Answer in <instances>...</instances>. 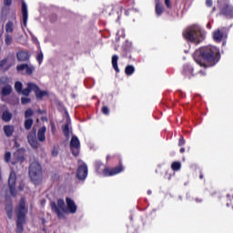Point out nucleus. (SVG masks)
Listing matches in <instances>:
<instances>
[{"instance_id": "19", "label": "nucleus", "mask_w": 233, "mask_h": 233, "mask_svg": "<svg viewBox=\"0 0 233 233\" xmlns=\"http://www.w3.org/2000/svg\"><path fill=\"white\" fill-rule=\"evenodd\" d=\"M233 14V7L232 5H226L220 10L221 15H226V17H229Z\"/></svg>"}, {"instance_id": "13", "label": "nucleus", "mask_w": 233, "mask_h": 233, "mask_svg": "<svg viewBox=\"0 0 233 233\" xmlns=\"http://www.w3.org/2000/svg\"><path fill=\"white\" fill-rule=\"evenodd\" d=\"M27 141L32 148H39V142H37V135L35 134V131H31L28 133Z\"/></svg>"}, {"instance_id": "22", "label": "nucleus", "mask_w": 233, "mask_h": 233, "mask_svg": "<svg viewBox=\"0 0 233 233\" xmlns=\"http://www.w3.org/2000/svg\"><path fill=\"white\" fill-rule=\"evenodd\" d=\"M12 68V64H8V58L5 57L0 61V70L4 72H8V69Z\"/></svg>"}, {"instance_id": "11", "label": "nucleus", "mask_w": 233, "mask_h": 233, "mask_svg": "<svg viewBox=\"0 0 233 233\" xmlns=\"http://www.w3.org/2000/svg\"><path fill=\"white\" fill-rule=\"evenodd\" d=\"M88 176V167L86 164H83L77 167L76 170V177L80 181H85L86 179V177Z\"/></svg>"}, {"instance_id": "28", "label": "nucleus", "mask_w": 233, "mask_h": 233, "mask_svg": "<svg viewBox=\"0 0 233 233\" xmlns=\"http://www.w3.org/2000/svg\"><path fill=\"white\" fill-rule=\"evenodd\" d=\"M5 212H6L7 218L9 219H12V218L14 216V209H13L12 204H8L5 206Z\"/></svg>"}, {"instance_id": "36", "label": "nucleus", "mask_w": 233, "mask_h": 233, "mask_svg": "<svg viewBox=\"0 0 233 233\" xmlns=\"http://www.w3.org/2000/svg\"><path fill=\"white\" fill-rule=\"evenodd\" d=\"M32 116H34V109L32 108H27L25 111V119H30V117H32Z\"/></svg>"}, {"instance_id": "24", "label": "nucleus", "mask_w": 233, "mask_h": 233, "mask_svg": "<svg viewBox=\"0 0 233 233\" xmlns=\"http://www.w3.org/2000/svg\"><path fill=\"white\" fill-rule=\"evenodd\" d=\"M4 132L6 137H12L14 136V126H4Z\"/></svg>"}, {"instance_id": "37", "label": "nucleus", "mask_w": 233, "mask_h": 233, "mask_svg": "<svg viewBox=\"0 0 233 233\" xmlns=\"http://www.w3.org/2000/svg\"><path fill=\"white\" fill-rule=\"evenodd\" d=\"M29 103H32V99L28 96H22L21 97V104L22 105H28Z\"/></svg>"}, {"instance_id": "29", "label": "nucleus", "mask_w": 233, "mask_h": 233, "mask_svg": "<svg viewBox=\"0 0 233 233\" xmlns=\"http://www.w3.org/2000/svg\"><path fill=\"white\" fill-rule=\"evenodd\" d=\"M136 72V67L132 65H128L125 68V74L126 76H133V74Z\"/></svg>"}, {"instance_id": "56", "label": "nucleus", "mask_w": 233, "mask_h": 233, "mask_svg": "<svg viewBox=\"0 0 233 233\" xmlns=\"http://www.w3.org/2000/svg\"><path fill=\"white\" fill-rule=\"evenodd\" d=\"M44 113H45V111H43L41 109L38 110V114H44Z\"/></svg>"}, {"instance_id": "7", "label": "nucleus", "mask_w": 233, "mask_h": 233, "mask_svg": "<svg viewBox=\"0 0 233 233\" xmlns=\"http://www.w3.org/2000/svg\"><path fill=\"white\" fill-rule=\"evenodd\" d=\"M26 154V149L25 147L17 149L14 154H13V159L11 161L12 165H23L25 163V160L26 159L25 157Z\"/></svg>"}, {"instance_id": "21", "label": "nucleus", "mask_w": 233, "mask_h": 233, "mask_svg": "<svg viewBox=\"0 0 233 233\" xmlns=\"http://www.w3.org/2000/svg\"><path fill=\"white\" fill-rule=\"evenodd\" d=\"M34 92L36 99H38L39 101L43 100V97H45V96H48V93L46 91H42L39 88V86L37 85H36V88L35 87Z\"/></svg>"}, {"instance_id": "49", "label": "nucleus", "mask_w": 233, "mask_h": 233, "mask_svg": "<svg viewBox=\"0 0 233 233\" xmlns=\"http://www.w3.org/2000/svg\"><path fill=\"white\" fill-rule=\"evenodd\" d=\"M218 191H213L210 193V196H212V198L218 196Z\"/></svg>"}, {"instance_id": "35", "label": "nucleus", "mask_w": 233, "mask_h": 233, "mask_svg": "<svg viewBox=\"0 0 233 233\" xmlns=\"http://www.w3.org/2000/svg\"><path fill=\"white\" fill-rule=\"evenodd\" d=\"M15 90L17 94H21L23 92V83L17 81L15 83Z\"/></svg>"}, {"instance_id": "53", "label": "nucleus", "mask_w": 233, "mask_h": 233, "mask_svg": "<svg viewBox=\"0 0 233 233\" xmlns=\"http://www.w3.org/2000/svg\"><path fill=\"white\" fill-rule=\"evenodd\" d=\"M18 190H20L21 192H22V190H25V186L20 185V186L18 187Z\"/></svg>"}, {"instance_id": "41", "label": "nucleus", "mask_w": 233, "mask_h": 233, "mask_svg": "<svg viewBox=\"0 0 233 233\" xmlns=\"http://www.w3.org/2000/svg\"><path fill=\"white\" fill-rule=\"evenodd\" d=\"M102 167H103V164L101 163V161H96L95 163V168H96V172H99L101 170Z\"/></svg>"}, {"instance_id": "30", "label": "nucleus", "mask_w": 233, "mask_h": 233, "mask_svg": "<svg viewBox=\"0 0 233 233\" xmlns=\"http://www.w3.org/2000/svg\"><path fill=\"white\" fill-rule=\"evenodd\" d=\"M33 125H34V119L32 118H26L24 122V127L25 130H31Z\"/></svg>"}, {"instance_id": "39", "label": "nucleus", "mask_w": 233, "mask_h": 233, "mask_svg": "<svg viewBox=\"0 0 233 233\" xmlns=\"http://www.w3.org/2000/svg\"><path fill=\"white\" fill-rule=\"evenodd\" d=\"M5 163H10V161H12V153H10V151L5 152Z\"/></svg>"}, {"instance_id": "27", "label": "nucleus", "mask_w": 233, "mask_h": 233, "mask_svg": "<svg viewBox=\"0 0 233 233\" xmlns=\"http://www.w3.org/2000/svg\"><path fill=\"white\" fill-rule=\"evenodd\" d=\"M1 94L4 96H10V94H12V86L6 85L5 86H4L2 88Z\"/></svg>"}, {"instance_id": "25", "label": "nucleus", "mask_w": 233, "mask_h": 233, "mask_svg": "<svg viewBox=\"0 0 233 233\" xmlns=\"http://www.w3.org/2000/svg\"><path fill=\"white\" fill-rule=\"evenodd\" d=\"M117 61H119V56H117V55H114L111 60L112 66L114 70L116 72V74H119L120 71H119V66H117Z\"/></svg>"}, {"instance_id": "45", "label": "nucleus", "mask_w": 233, "mask_h": 233, "mask_svg": "<svg viewBox=\"0 0 233 233\" xmlns=\"http://www.w3.org/2000/svg\"><path fill=\"white\" fill-rule=\"evenodd\" d=\"M165 5L167 8H172V4H170V0H165Z\"/></svg>"}, {"instance_id": "18", "label": "nucleus", "mask_w": 233, "mask_h": 233, "mask_svg": "<svg viewBox=\"0 0 233 233\" xmlns=\"http://www.w3.org/2000/svg\"><path fill=\"white\" fill-rule=\"evenodd\" d=\"M35 88L36 87V84H34L32 82L27 83V87L25 89H22V96H25V97H28L30 96V92H34Z\"/></svg>"}, {"instance_id": "43", "label": "nucleus", "mask_w": 233, "mask_h": 233, "mask_svg": "<svg viewBox=\"0 0 233 233\" xmlns=\"http://www.w3.org/2000/svg\"><path fill=\"white\" fill-rule=\"evenodd\" d=\"M186 141H185V137H183V136H181L178 139V147H183L185 145Z\"/></svg>"}, {"instance_id": "3", "label": "nucleus", "mask_w": 233, "mask_h": 233, "mask_svg": "<svg viewBox=\"0 0 233 233\" xmlns=\"http://www.w3.org/2000/svg\"><path fill=\"white\" fill-rule=\"evenodd\" d=\"M28 174L31 183L34 185H41L43 182V167L39 162L34 161L30 164Z\"/></svg>"}, {"instance_id": "32", "label": "nucleus", "mask_w": 233, "mask_h": 233, "mask_svg": "<svg viewBox=\"0 0 233 233\" xmlns=\"http://www.w3.org/2000/svg\"><path fill=\"white\" fill-rule=\"evenodd\" d=\"M155 10H156V14H157V15H163V12H164V7H163V5H161V4H159V3H157L156 4V7H155Z\"/></svg>"}, {"instance_id": "14", "label": "nucleus", "mask_w": 233, "mask_h": 233, "mask_svg": "<svg viewBox=\"0 0 233 233\" xmlns=\"http://www.w3.org/2000/svg\"><path fill=\"white\" fill-rule=\"evenodd\" d=\"M66 203L67 210H69L70 214H76L77 212V206L76 205V202L72 198L66 197Z\"/></svg>"}, {"instance_id": "20", "label": "nucleus", "mask_w": 233, "mask_h": 233, "mask_svg": "<svg viewBox=\"0 0 233 233\" xmlns=\"http://www.w3.org/2000/svg\"><path fill=\"white\" fill-rule=\"evenodd\" d=\"M45 134H46V127L43 126L38 129V132H37V139L41 143L46 141V136Z\"/></svg>"}, {"instance_id": "47", "label": "nucleus", "mask_w": 233, "mask_h": 233, "mask_svg": "<svg viewBox=\"0 0 233 233\" xmlns=\"http://www.w3.org/2000/svg\"><path fill=\"white\" fill-rule=\"evenodd\" d=\"M198 76H199V77H205V76H207V73L205 71H203V70H200L198 72Z\"/></svg>"}, {"instance_id": "44", "label": "nucleus", "mask_w": 233, "mask_h": 233, "mask_svg": "<svg viewBox=\"0 0 233 233\" xmlns=\"http://www.w3.org/2000/svg\"><path fill=\"white\" fill-rule=\"evenodd\" d=\"M5 6H12V0H4Z\"/></svg>"}, {"instance_id": "12", "label": "nucleus", "mask_w": 233, "mask_h": 233, "mask_svg": "<svg viewBox=\"0 0 233 233\" xmlns=\"http://www.w3.org/2000/svg\"><path fill=\"white\" fill-rule=\"evenodd\" d=\"M35 67L34 66H28V64H22L16 66V71L22 74H26V76H32L34 74Z\"/></svg>"}, {"instance_id": "50", "label": "nucleus", "mask_w": 233, "mask_h": 233, "mask_svg": "<svg viewBox=\"0 0 233 233\" xmlns=\"http://www.w3.org/2000/svg\"><path fill=\"white\" fill-rule=\"evenodd\" d=\"M195 201L196 203H201L203 201V198H196Z\"/></svg>"}, {"instance_id": "59", "label": "nucleus", "mask_w": 233, "mask_h": 233, "mask_svg": "<svg viewBox=\"0 0 233 233\" xmlns=\"http://www.w3.org/2000/svg\"><path fill=\"white\" fill-rule=\"evenodd\" d=\"M43 230H44V231H46V228H44Z\"/></svg>"}, {"instance_id": "5", "label": "nucleus", "mask_w": 233, "mask_h": 233, "mask_svg": "<svg viewBox=\"0 0 233 233\" xmlns=\"http://www.w3.org/2000/svg\"><path fill=\"white\" fill-rule=\"evenodd\" d=\"M51 210L56 214L58 219H63V218H65L63 214V212H65V200L59 198L56 203L51 202ZM61 210H63V212H61Z\"/></svg>"}, {"instance_id": "31", "label": "nucleus", "mask_w": 233, "mask_h": 233, "mask_svg": "<svg viewBox=\"0 0 233 233\" xmlns=\"http://www.w3.org/2000/svg\"><path fill=\"white\" fill-rule=\"evenodd\" d=\"M5 32L6 34H14V22L8 21L5 24Z\"/></svg>"}, {"instance_id": "17", "label": "nucleus", "mask_w": 233, "mask_h": 233, "mask_svg": "<svg viewBox=\"0 0 233 233\" xmlns=\"http://www.w3.org/2000/svg\"><path fill=\"white\" fill-rule=\"evenodd\" d=\"M225 35V29H217L213 32V39L216 41V43H221Z\"/></svg>"}, {"instance_id": "61", "label": "nucleus", "mask_w": 233, "mask_h": 233, "mask_svg": "<svg viewBox=\"0 0 233 233\" xmlns=\"http://www.w3.org/2000/svg\"><path fill=\"white\" fill-rule=\"evenodd\" d=\"M0 50H1V46H0Z\"/></svg>"}, {"instance_id": "10", "label": "nucleus", "mask_w": 233, "mask_h": 233, "mask_svg": "<svg viewBox=\"0 0 233 233\" xmlns=\"http://www.w3.org/2000/svg\"><path fill=\"white\" fill-rule=\"evenodd\" d=\"M182 76L185 79H193V77H196L198 74L194 73V66H192V65L186 64L182 67Z\"/></svg>"}, {"instance_id": "33", "label": "nucleus", "mask_w": 233, "mask_h": 233, "mask_svg": "<svg viewBox=\"0 0 233 233\" xmlns=\"http://www.w3.org/2000/svg\"><path fill=\"white\" fill-rule=\"evenodd\" d=\"M171 169L174 172H177V170H181V162L175 161L171 164Z\"/></svg>"}, {"instance_id": "1", "label": "nucleus", "mask_w": 233, "mask_h": 233, "mask_svg": "<svg viewBox=\"0 0 233 233\" xmlns=\"http://www.w3.org/2000/svg\"><path fill=\"white\" fill-rule=\"evenodd\" d=\"M220 57L221 54L219 53V48L214 46L200 47L193 55L194 61H196L199 66H204V68L208 66L205 63H208L209 66H214L219 62Z\"/></svg>"}, {"instance_id": "60", "label": "nucleus", "mask_w": 233, "mask_h": 233, "mask_svg": "<svg viewBox=\"0 0 233 233\" xmlns=\"http://www.w3.org/2000/svg\"><path fill=\"white\" fill-rule=\"evenodd\" d=\"M213 10H216V7H214Z\"/></svg>"}, {"instance_id": "62", "label": "nucleus", "mask_w": 233, "mask_h": 233, "mask_svg": "<svg viewBox=\"0 0 233 233\" xmlns=\"http://www.w3.org/2000/svg\"><path fill=\"white\" fill-rule=\"evenodd\" d=\"M0 179H1V175H0Z\"/></svg>"}, {"instance_id": "51", "label": "nucleus", "mask_w": 233, "mask_h": 233, "mask_svg": "<svg viewBox=\"0 0 233 233\" xmlns=\"http://www.w3.org/2000/svg\"><path fill=\"white\" fill-rule=\"evenodd\" d=\"M42 225L46 226V219L45 218H41Z\"/></svg>"}, {"instance_id": "38", "label": "nucleus", "mask_w": 233, "mask_h": 233, "mask_svg": "<svg viewBox=\"0 0 233 233\" xmlns=\"http://www.w3.org/2000/svg\"><path fill=\"white\" fill-rule=\"evenodd\" d=\"M124 50H126V52H130V50H132V42L126 41Z\"/></svg>"}, {"instance_id": "8", "label": "nucleus", "mask_w": 233, "mask_h": 233, "mask_svg": "<svg viewBox=\"0 0 233 233\" xmlns=\"http://www.w3.org/2000/svg\"><path fill=\"white\" fill-rule=\"evenodd\" d=\"M70 150L74 157H77L79 156V152L81 150V142H79V138H77L76 136L71 137Z\"/></svg>"}, {"instance_id": "55", "label": "nucleus", "mask_w": 233, "mask_h": 233, "mask_svg": "<svg viewBox=\"0 0 233 233\" xmlns=\"http://www.w3.org/2000/svg\"><path fill=\"white\" fill-rule=\"evenodd\" d=\"M180 154H185V147L180 148Z\"/></svg>"}, {"instance_id": "9", "label": "nucleus", "mask_w": 233, "mask_h": 233, "mask_svg": "<svg viewBox=\"0 0 233 233\" xmlns=\"http://www.w3.org/2000/svg\"><path fill=\"white\" fill-rule=\"evenodd\" d=\"M17 181V175L15 171H11L8 178V185L11 196L15 198L17 196V190H15V182Z\"/></svg>"}, {"instance_id": "52", "label": "nucleus", "mask_w": 233, "mask_h": 233, "mask_svg": "<svg viewBox=\"0 0 233 233\" xmlns=\"http://www.w3.org/2000/svg\"><path fill=\"white\" fill-rule=\"evenodd\" d=\"M204 175H203V171L199 172V179H204Z\"/></svg>"}, {"instance_id": "4", "label": "nucleus", "mask_w": 233, "mask_h": 233, "mask_svg": "<svg viewBox=\"0 0 233 233\" xmlns=\"http://www.w3.org/2000/svg\"><path fill=\"white\" fill-rule=\"evenodd\" d=\"M183 37L186 41L189 43H194L195 45H199L205 40V33L199 28H191L183 33Z\"/></svg>"}, {"instance_id": "46", "label": "nucleus", "mask_w": 233, "mask_h": 233, "mask_svg": "<svg viewBox=\"0 0 233 233\" xmlns=\"http://www.w3.org/2000/svg\"><path fill=\"white\" fill-rule=\"evenodd\" d=\"M213 5L212 0H206V5L208 6V8H210Z\"/></svg>"}, {"instance_id": "48", "label": "nucleus", "mask_w": 233, "mask_h": 233, "mask_svg": "<svg viewBox=\"0 0 233 233\" xmlns=\"http://www.w3.org/2000/svg\"><path fill=\"white\" fill-rule=\"evenodd\" d=\"M57 154H58L57 149H55L52 151L53 157H56L57 156Z\"/></svg>"}, {"instance_id": "6", "label": "nucleus", "mask_w": 233, "mask_h": 233, "mask_svg": "<svg viewBox=\"0 0 233 233\" xmlns=\"http://www.w3.org/2000/svg\"><path fill=\"white\" fill-rule=\"evenodd\" d=\"M123 170H125V167H123V163H121V161H120L119 165L115 167H106L103 170V176H105V177L117 176V174H121V172H123Z\"/></svg>"}, {"instance_id": "2", "label": "nucleus", "mask_w": 233, "mask_h": 233, "mask_svg": "<svg viewBox=\"0 0 233 233\" xmlns=\"http://www.w3.org/2000/svg\"><path fill=\"white\" fill-rule=\"evenodd\" d=\"M16 233H23L25 228L23 227L26 221V214H28V209H26V200L25 197H22L18 206L16 207Z\"/></svg>"}, {"instance_id": "16", "label": "nucleus", "mask_w": 233, "mask_h": 233, "mask_svg": "<svg viewBox=\"0 0 233 233\" xmlns=\"http://www.w3.org/2000/svg\"><path fill=\"white\" fill-rule=\"evenodd\" d=\"M22 19L23 25L25 28H26V25L28 23V7L26 6V3H25V1L22 2Z\"/></svg>"}, {"instance_id": "42", "label": "nucleus", "mask_w": 233, "mask_h": 233, "mask_svg": "<svg viewBox=\"0 0 233 233\" xmlns=\"http://www.w3.org/2000/svg\"><path fill=\"white\" fill-rule=\"evenodd\" d=\"M43 59H44L43 52H40L36 56V61H38L39 65H41V63H43Z\"/></svg>"}, {"instance_id": "23", "label": "nucleus", "mask_w": 233, "mask_h": 233, "mask_svg": "<svg viewBox=\"0 0 233 233\" xmlns=\"http://www.w3.org/2000/svg\"><path fill=\"white\" fill-rule=\"evenodd\" d=\"M62 132L66 137H70V120H66V123L62 126Z\"/></svg>"}, {"instance_id": "15", "label": "nucleus", "mask_w": 233, "mask_h": 233, "mask_svg": "<svg viewBox=\"0 0 233 233\" xmlns=\"http://www.w3.org/2000/svg\"><path fill=\"white\" fill-rule=\"evenodd\" d=\"M16 59L19 63H25L26 61H30V53L27 51H18L16 53Z\"/></svg>"}, {"instance_id": "26", "label": "nucleus", "mask_w": 233, "mask_h": 233, "mask_svg": "<svg viewBox=\"0 0 233 233\" xmlns=\"http://www.w3.org/2000/svg\"><path fill=\"white\" fill-rule=\"evenodd\" d=\"M12 113H10L8 110L2 113V121H5V123H10V121H12Z\"/></svg>"}, {"instance_id": "58", "label": "nucleus", "mask_w": 233, "mask_h": 233, "mask_svg": "<svg viewBox=\"0 0 233 233\" xmlns=\"http://www.w3.org/2000/svg\"><path fill=\"white\" fill-rule=\"evenodd\" d=\"M147 194H148V196H150L152 194V191L151 190H147Z\"/></svg>"}, {"instance_id": "40", "label": "nucleus", "mask_w": 233, "mask_h": 233, "mask_svg": "<svg viewBox=\"0 0 233 233\" xmlns=\"http://www.w3.org/2000/svg\"><path fill=\"white\" fill-rule=\"evenodd\" d=\"M101 112L102 114H104V116H108V114H110V109L108 108V106H103Z\"/></svg>"}, {"instance_id": "34", "label": "nucleus", "mask_w": 233, "mask_h": 233, "mask_svg": "<svg viewBox=\"0 0 233 233\" xmlns=\"http://www.w3.org/2000/svg\"><path fill=\"white\" fill-rule=\"evenodd\" d=\"M5 43L6 45V46H10V45H12L13 41H14V37H12V35H10V34H5Z\"/></svg>"}, {"instance_id": "54", "label": "nucleus", "mask_w": 233, "mask_h": 233, "mask_svg": "<svg viewBox=\"0 0 233 233\" xmlns=\"http://www.w3.org/2000/svg\"><path fill=\"white\" fill-rule=\"evenodd\" d=\"M51 129H52V132H54L56 130V125L55 124H52Z\"/></svg>"}, {"instance_id": "57", "label": "nucleus", "mask_w": 233, "mask_h": 233, "mask_svg": "<svg viewBox=\"0 0 233 233\" xmlns=\"http://www.w3.org/2000/svg\"><path fill=\"white\" fill-rule=\"evenodd\" d=\"M110 157H111L110 155H107L106 156V161H108L110 159Z\"/></svg>"}]
</instances>
